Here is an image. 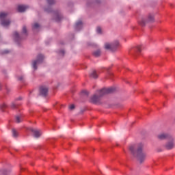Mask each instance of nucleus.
<instances>
[{
    "instance_id": "4468645a",
    "label": "nucleus",
    "mask_w": 175,
    "mask_h": 175,
    "mask_svg": "<svg viewBox=\"0 0 175 175\" xmlns=\"http://www.w3.org/2000/svg\"><path fill=\"white\" fill-rule=\"evenodd\" d=\"M62 18V15H61V14H56L55 20L57 23H59V21H61Z\"/></svg>"
},
{
    "instance_id": "6e6552de",
    "label": "nucleus",
    "mask_w": 175,
    "mask_h": 175,
    "mask_svg": "<svg viewBox=\"0 0 175 175\" xmlns=\"http://www.w3.org/2000/svg\"><path fill=\"white\" fill-rule=\"evenodd\" d=\"M14 38L16 43H18L19 42H21L24 38H23V35H20L17 33V31H15L14 33Z\"/></svg>"
},
{
    "instance_id": "b1692460",
    "label": "nucleus",
    "mask_w": 175,
    "mask_h": 175,
    "mask_svg": "<svg viewBox=\"0 0 175 175\" xmlns=\"http://www.w3.org/2000/svg\"><path fill=\"white\" fill-rule=\"evenodd\" d=\"M40 25H38V23H34L33 25V28L34 29H36L38 28H39Z\"/></svg>"
},
{
    "instance_id": "f3484780",
    "label": "nucleus",
    "mask_w": 175,
    "mask_h": 175,
    "mask_svg": "<svg viewBox=\"0 0 175 175\" xmlns=\"http://www.w3.org/2000/svg\"><path fill=\"white\" fill-rule=\"evenodd\" d=\"M134 51H136V53H140L142 51V46L138 45L133 49Z\"/></svg>"
},
{
    "instance_id": "39448f33",
    "label": "nucleus",
    "mask_w": 175,
    "mask_h": 175,
    "mask_svg": "<svg viewBox=\"0 0 175 175\" xmlns=\"http://www.w3.org/2000/svg\"><path fill=\"white\" fill-rule=\"evenodd\" d=\"M44 59V57L43 56V55H38L37 56V59L33 61L32 67L34 70H36V69H38V65H39V64H42Z\"/></svg>"
},
{
    "instance_id": "5701e85b",
    "label": "nucleus",
    "mask_w": 175,
    "mask_h": 175,
    "mask_svg": "<svg viewBox=\"0 0 175 175\" xmlns=\"http://www.w3.org/2000/svg\"><path fill=\"white\" fill-rule=\"evenodd\" d=\"M49 5H54L55 3V1L54 0H46Z\"/></svg>"
},
{
    "instance_id": "1a4fd4ad",
    "label": "nucleus",
    "mask_w": 175,
    "mask_h": 175,
    "mask_svg": "<svg viewBox=\"0 0 175 175\" xmlns=\"http://www.w3.org/2000/svg\"><path fill=\"white\" fill-rule=\"evenodd\" d=\"M47 92H49V89L44 86H42L40 88V94L42 95L43 96H47Z\"/></svg>"
},
{
    "instance_id": "7ed1b4c3",
    "label": "nucleus",
    "mask_w": 175,
    "mask_h": 175,
    "mask_svg": "<svg viewBox=\"0 0 175 175\" xmlns=\"http://www.w3.org/2000/svg\"><path fill=\"white\" fill-rule=\"evenodd\" d=\"M8 16V13L6 12H0V21L1 25L3 27H8V25H10V20H5L6 17Z\"/></svg>"
},
{
    "instance_id": "ddd939ff",
    "label": "nucleus",
    "mask_w": 175,
    "mask_h": 175,
    "mask_svg": "<svg viewBox=\"0 0 175 175\" xmlns=\"http://www.w3.org/2000/svg\"><path fill=\"white\" fill-rule=\"evenodd\" d=\"M90 77H92L93 79H98V74L96 73V70H93L92 73H90Z\"/></svg>"
},
{
    "instance_id": "dca6fc26",
    "label": "nucleus",
    "mask_w": 175,
    "mask_h": 175,
    "mask_svg": "<svg viewBox=\"0 0 175 175\" xmlns=\"http://www.w3.org/2000/svg\"><path fill=\"white\" fill-rule=\"evenodd\" d=\"M148 21L149 23H153V21H154V15L149 14L148 16Z\"/></svg>"
},
{
    "instance_id": "a211bd4d",
    "label": "nucleus",
    "mask_w": 175,
    "mask_h": 175,
    "mask_svg": "<svg viewBox=\"0 0 175 175\" xmlns=\"http://www.w3.org/2000/svg\"><path fill=\"white\" fill-rule=\"evenodd\" d=\"M94 57H100V51L97 50L93 53Z\"/></svg>"
},
{
    "instance_id": "f03ea898",
    "label": "nucleus",
    "mask_w": 175,
    "mask_h": 175,
    "mask_svg": "<svg viewBox=\"0 0 175 175\" xmlns=\"http://www.w3.org/2000/svg\"><path fill=\"white\" fill-rule=\"evenodd\" d=\"M116 91V88H103L98 91V95L94 94L91 100L92 103H99L100 102V98L103 96V95H106L107 94H113Z\"/></svg>"
},
{
    "instance_id": "f8f14e48",
    "label": "nucleus",
    "mask_w": 175,
    "mask_h": 175,
    "mask_svg": "<svg viewBox=\"0 0 175 175\" xmlns=\"http://www.w3.org/2000/svg\"><path fill=\"white\" fill-rule=\"evenodd\" d=\"M81 28H83V22L79 21L75 25V29L76 31H80Z\"/></svg>"
},
{
    "instance_id": "4be33fe9",
    "label": "nucleus",
    "mask_w": 175,
    "mask_h": 175,
    "mask_svg": "<svg viewBox=\"0 0 175 175\" xmlns=\"http://www.w3.org/2000/svg\"><path fill=\"white\" fill-rule=\"evenodd\" d=\"M23 33L27 36V27L25 26H23V30H22Z\"/></svg>"
},
{
    "instance_id": "cd10ccee",
    "label": "nucleus",
    "mask_w": 175,
    "mask_h": 175,
    "mask_svg": "<svg viewBox=\"0 0 175 175\" xmlns=\"http://www.w3.org/2000/svg\"><path fill=\"white\" fill-rule=\"evenodd\" d=\"M69 109H70V110H74V109H75V105H70Z\"/></svg>"
},
{
    "instance_id": "9d476101",
    "label": "nucleus",
    "mask_w": 175,
    "mask_h": 175,
    "mask_svg": "<svg viewBox=\"0 0 175 175\" xmlns=\"http://www.w3.org/2000/svg\"><path fill=\"white\" fill-rule=\"evenodd\" d=\"M31 131L33 133L34 137H40V136H42V131L40 130L31 129Z\"/></svg>"
},
{
    "instance_id": "a878e982",
    "label": "nucleus",
    "mask_w": 175,
    "mask_h": 175,
    "mask_svg": "<svg viewBox=\"0 0 175 175\" xmlns=\"http://www.w3.org/2000/svg\"><path fill=\"white\" fill-rule=\"evenodd\" d=\"M17 108V105H16L14 103H12L11 104V109H16Z\"/></svg>"
},
{
    "instance_id": "412c9836",
    "label": "nucleus",
    "mask_w": 175,
    "mask_h": 175,
    "mask_svg": "<svg viewBox=\"0 0 175 175\" xmlns=\"http://www.w3.org/2000/svg\"><path fill=\"white\" fill-rule=\"evenodd\" d=\"M10 173V171H6V170L0 171V174L8 175Z\"/></svg>"
},
{
    "instance_id": "f257e3e1",
    "label": "nucleus",
    "mask_w": 175,
    "mask_h": 175,
    "mask_svg": "<svg viewBox=\"0 0 175 175\" xmlns=\"http://www.w3.org/2000/svg\"><path fill=\"white\" fill-rule=\"evenodd\" d=\"M144 145L143 144H138L136 145H131L129 146V151L131 152L134 158H137L140 163H143L146 160L147 155L143 152Z\"/></svg>"
},
{
    "instance_id": "aec40b11",
    "label": "nucleus",
    "mask_w": 175,
    "mask_h": 175,
    "mask_svg": "<svg viewBox=\"0 0 175 175\" xmlns=\"http://www.w3.org/2000/svg\"><path fill=\"white\" fill-rule=\"evenodd\" d=\"M139 24L142 25V27H144V25H146V21L144 19H141L139 21Z\"/></svg>"
},
{
    "instance_id": "20e7f679",
    "label": "nucleus",
    "mask_w": 175,
    "mask_h": 175,
    "mask_svg": "<svg viewBox=\"0 0 175 175\" xmlns=\"http://www.w3.org/2000/svg\"><path fill=\"white\" fill-rule=\"evenodd\" d=\"M120 46V42L118 41H115L112 44L106 43L105 47L106 50H111V51H116V49H118Z\"/></svg>"
},
{
    "instance_id": "c85d7f7f",
    "label": "nucleus",
    "mask_w": 175,
    "mask_h": 175,
    "mask_svg": "<svg viewBox=\"0 0 175 175\" xmlns=\"http://www.w3.org/2000/svg\"><path fill=\"white\" fill-rule=\"evenodd\" d=\"M24 79L23 76H21L18 77V80H19V81H22V80Z\"/></svg>"
},
{
    "instance_id": "6ab92c4d",
    "label": "nucleus",
    "mask_w": 175,
    "mask_h": 175,
    "mask_svg": "<svg viewBox=\"0 0 175 175\" xmlns=\"http://www.w3.org/2000/svg\"><path fill=\"white\" fill-rule=\"evenodd\" d=\"M12 136L13 137H17L18 136V133L14 129H12Z\"/></svg>"
},
{
    "instance_id": "393cba45",
    "label": "nucleus",
    "mask_w": 175,
    "mask_h": 175,
    "mask_svg": "<svg viewBox=\"0 0 175 175\" xmlns=\"http://www.w3.org/2000/svg\"><path fill=\"white\" fill-rule=\"evenodd\" d=\"M97 33H102V29L100 27H98L96 29Z\"/></svg>"
},
{
    "instance_id": "2f4dec72",
    "label": "nucleus",
    "mask_w": 175,
    "mask_h": 175,
    "mask_svg": "<svg viewBox=\"0 0 175 175\" xmlns=\"http://www.w3.org/2000/svg\"><path fill=\"white\" fill-rule=\"evenodd\" d=\"M82 92H83V94H87V91H86V90H83V91H82Z\"/></svg>"
},
{
    "instance_id": "0eeeda50",
    "label": "nucleus",
    "mask_w": 175,
    "mask_h": 175,
    "mask_svg": "<svg viewBox=\"0 0 175 175\" xmlns=\"http://www.w3.org/2000/svg\"><path fill=\"white\" fill-rule=\"evenodd\" d=\"M175 147L174 139L172 137V139H168L167 143L165 144V148L167 150H172Z\"/></svg>"
},
{
    "instance_id": "7c9ffc66",
    "label": "nucleus",
    "mask_w": 175,
    "mask_h": 175,
    "mask_svg": "<svg viewBox=\"0 0 175 175\" xmlns=\"http://www.w3.org/2000/svg\"><path fill=\"white\" fill-rule=\"evenodd\" d=\"M59 53L62 54V55H64L65 54V51H60Z\"/></svg>"
},
{
    "instance_id": "2eb2a0df",
    "label": "nucleus",
    "mask_w": 175,
    "mask_h": 175,
    "mask_svg": "<svg viewBox=\"0 0 175 175\" xmlns=\"http://www.w3.org/2000/svg\"><path fill=\"white\" fill-rule=\"evenodd\" d=\"M21 121H23V116H17L16 117V122H17V124H20V122H21Z\"/></svg>"
},
{
    "instance_id": "bb28decb",
    "label": "nucleus",
    "mask_w": 175,
    "mask_h": 175,
    "mask_svg": "<svg viewBox=\"0 0 175 175\" xmlns=\"http://www.w3.org/2000/svg\"><path fill=\"white\" fill-rule=\"evenodd\" d=\"M6 107H8V105L5 103H3L2 105L0 106V108L2 109H6Z\"/></svg>"
},
{
    "instance_id": "c756f323",
    "label": "nucleus",
    "mask_w": 175,
    "mask_h": 175,
    "mask_svg": "<svg viewBox=\"0 0 175 175\" xmlns=\"http://www.w3.org/2000/svg\"><path fill=\"white\" fill-rule=\"evenodd\" d=\"M8 53H9V51L5 50L3 51L2 54H8Z\"/></svg>"
},
{
    "instance_id": "423d86ee",
    "label": "nucleus",
    "mask_w": 175,
    "mask_h": 175,
    "mask_svg": "<svg viewBox=\"0 0 175 175\" xmlns=\"http://www.w3.org/2000/svg\"><path fill=\"white\" fill-rule=\"evenodd\" d=\"M157 139L159 140H169L170 139H172V135L167 134V133H161L157 135Z\"/></svg>"
},
{
    "instance_id": "9b49d317",
    "label": "nucleus",
    "mask_w": 175,
    "mask_h": 175,
    "mask_svg": "<svg viewBox=\"0 0 175 175\" xmlns=\"http://www.w3.org/2000/svg\"><path fill=\"white\" fill-rule=\"evenodd\" d=\"M27 9H28V6H27V5H18L17 10H18V12H19V13H23V12H25V10H27Z\"/></svg>"
}]
</instances>
